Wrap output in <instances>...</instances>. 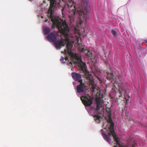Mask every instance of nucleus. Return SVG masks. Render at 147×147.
<instances>
[{"instance_id":"14","label":"nucleus","mask_w":147,"mask_h":147,"mask_svg":"<svg viewBox=\"0 0 147 147\" xmlns=\"http://www.w3.org/2000/svg\"><path fill=\"white\" fill-rule=\"evenodd\" d=\"M64 57L62 56H61V58L60 59V61H63L64 60Z\"/></svg>"},{"instance_id":"11","label":"nucleus","mask_w":147,"mask_h":147,"mask_svg":"<svg viewBox=\"0 0 147 147\" xmlns=\"http://www.w3.org/2000/svg\"><path fill=\"white\" fill-rule=\"evenodd\" d=\"M43 3H41V4H40V7H42V8L40 9V11L38 10H37V12H38V11H39L40 12H39V13H40V14L41 15V14L43 12V8H42V7H44L43 6Z\"/></svg>"},{"instance_id":"6","label":"nucleus","mask_w":147,"mask_h":147,"mask_svg":"<svg viewBox=\"0 0 147 147\" xmlns=\"http://www.w3.org/2000/svg\"><path fill=\"white\" fill-rule=\"evenodd\" d=\"M50 3V11L52 15H54L57 9L61 7L60 3L58 2L57 0H47Z\"/></svg>"},{"instance_id":"1","label":"nucleus","mask_w":147,"mask_h":147,"mask_svg":"<svg viewBox=\"0 0 147 147\" xmlns=\"http://www.w3.org/2000/svg\"><path fill=\"white\" fill-rule=\"evenodd\" d=\"M85 88L82 85H78L76 90L77 94L78 96L81 95V93L84 94L81 97H80L81 100L85 106V109L88 113H96L100 110L98 105L96 106L95 104L93 105V100L90 94H86Z\"/></svg>"},{"instance_id":"21","label":"nucleus","mask_w":147,"mask_h":147,"mask_svg":"<svg viewBox=\"0 0 147 147\" xmlns=\"http://www.w3.org/2000/svg\"><path fill=\"white\" fill-rule=\"evenodd\" d=\"M48 20L47 19H46L45 20V22H47L48 21Z\"/></svg>"},{"instance_id":"4","label":"nucleus","mask_w":147,"mask_h":147,"mask_svg":"<svg viewBox=\"0 0 147 147\" xmlns=\"http://www.w3.org/2000/svg\"><path fill=\"white\" fill-rule=\"evenodd\" d=\"M43 32L48 40L52 42L55 47L58 48L59 47V38L57 37L54 32H51V28L48 27H44L43 28Z\"/></svg>"},{"instance_id":"2","label":"nucleus","mask_w":147,"mask_h":147,"mask_svg":"<svg viewBox=\"0 0 147 147\" xmlns=\"http://www.w3.org/2000/svg\"><path fill=\"white\" fill-rule=\"evenodd\" d=\"M129 53V55L128 56L127 54V61L129 62L130 65L131 67L132 71L131 76L132 77H133L134 78L133 80V83H134V86H135V85L137 84L139 88L141 84L142 87H144L147 83V76L143 69L137 67V72H136L132 67L133 62L132 57L130 54Z\"/></svg>"},{"instance_id":"3","label":"nucleus","mask_w":147,"mask_h":147,"mask_svg":"<svg viewBox=\"0 0 147 147\" xmlns=\"http://www.w3.org/2000/svg\"><path fill=\"white\" fill-rule=\"evenodd\" d=\"M82 3L84 10L82 12L78 11V13L79 20L83 22L84 19L87 20L89 17L91 12V5L89 0H82Z\"/></svg>"},{"instance_id":"10","label":"nucleus","mask_w":147,"mask_h":147,"mask_svg":"<svg viewBox=\"0 0 147 147\" xmlns=\"http://www.w3.org/2000/svg\"><path fill=\"white\" fill-rule=\"evenodd\" d=\"M111 33L114 37H116L117 35V32L114 29L111 30Z\"/></svg>"},{"instance_id":"19","label":"nucleus","mask_w":147,"mask_h":147,"mask_svg":"<svg viewBox=\"0 0 147 147\" xmlns=\"http://www.w3.org/2000/svg\"><path fill=\"white\" fill-rule=\"evenodd\" d=\"M144 41L147 43V39H145L144 40Z\"/></svg>"},{"instance_id":"26","label":"nucleus","mask_w":147,"mask_h":147,"mask_svg":"<svg viewBox=\"0 0 147 147\" xmlns=\"http://www.w3.org/2000/svg\"><path fill=\"white\" fill-rule=\"evenodd\" d=\"M143 50H144L145 49V48H143Z\"/></svg>"},{"instance_id":"12","label":"nucleus","mask_w":147,"mask_h":147,"mask_svg":"<svg viewBox=\"0 0 147 147\" xmlns=\"http://www.w3.org/2000/svg\"><path fill=\"white\" fill-rule=\"evenodd\" d=\"M137 48L139 50H141L142 49L141 43L139 42L137 45Z\"/></svg>"},{"instance_id":"27","label":"nucleus","mask_w":147,"mask_h":147,"mask_svg":"<svg viewBox=\"0 0 147 147\" xmlns=\"http://www.w3.org/2000/svg\"><path fill=\"white\" fill-rule=\"evenodd\" d=\"M29 0L30 1H32V0Z\"/></svg>"},{"instance_id":"22","label":"nucleus","mask_w":147,"mask_h":147,"mask_svg":"<svg viewBox=\"0 0 147 147\" xmlns=\"http://www.w3.org/2000/svg\"><path fill=\"white\" fill-rule=\"evenodd\" d=\"M123 35H125V32H124L123 33Z\"/></svg>"},{"instance_id":"5","label":"nucleus","mask_w":147,"mask_h":147,"mask_svg":"<svg viewBox=\"0 0 147 147\" xmlns=\"http://www.w3.org/2000/svg\"><path fill=\"white\" fill-rule=\"evenodd\" d=\"M106 125L109 129L108 131L109 135L113 137L114 140L115 142L117 144L121 146V144L120 140L115 131L114 122L112 120V125L110 126H109L108 123Z\"/></svg>"},{"instance_id":"7","label":"nucleus","mask_w":147,"mask_h":147,"mask_svg":"<svg viewBox=\"0 0 147 147\" xmlns=\"http://www.w3.org/2000/svg\"><path fill=\"white\" fill-rule=\"evenodd\" d=\"M100 131L102 136L103 137L105 140L107 142L111 144L110 141L111 140V137L110 136L108 135L104 131L103 129H102L100 130Z\"/></svg>"},{"instance_id":"17","label":"nucleus","mask_w":147,"mask_h":147,"mask_svg":"<svg viewBox=\"0 0 147 147\" xmlns=\"http://www.w3.org/2000/svg\"><path fill=\"white\" fill-rule=\"evenodd\" d=\"M73 84L74 86H76V83L75 82H73Z\"/></svg>"},{"instance_id":"29","label":"nucleus","mask_w":147,"mask_h":147,"mask_svg":"<svg viewBox=\"0 0 147 147\" xmlns=\"http://www.w3.org/2000/svg\"><path fill=\"white\" fill-rule=\"evenodd\" d=\"M140 103L141 104V102H140Z\"/></svg>"},{"instance_id":"16","label":"nucleus","mask_w":147,"mask_h":147,"mask_svg":"<svg viewBox=\"0 0 147 147\" xmlns=\"http://www.w3.org/2000/svg\"><path fill=\"white\" fill-rule=\"evenodd\" d=\"M74 8L76 10H77V8H76V6H74ZM74 15H76V10L74 13Z\"/></svg>"},{"instance_id":"28","label":"nucleus","mask_w":147,"mask_h":147,"mask_svg":"<svg viewBox=\"0 0 147 147\" xmlns=\"http://www.w3.org/2000/svg\"><path fill=\"white\" fill-rule=\"evenodd\" d=\"M105 124H104L103 125V126H104L105 125Z\"/></svg>"},{"instance_id":"18","label":"nucleus","mask_w":147,"mask_h":147,"mask_svg":"<svg viewBox=\"0 0 147 147\" xmlns=\"http://www.w3.org/2000/svg\"><path fill=\"white\" fill-rule=\"evenodd\" d=\"M66 63V62L65 61H63L62 62V63L63 64H64L65 63Z\"/></svg>"},{"instance_id":"25","label":"nucleus","mask_w":147,"mask_h":147,"mask_svg":"<svg viewBox=\"0 0 147 147\" xmlns=\"http://www.w3.org/2000/svg\"><path fill=\"white\" fill-rule=\"evenodd\" d=\"M99 112V113L100 114H101V112Z\"/></svg>"},{"instance_id":"13","label":"nucleus","mask_w":147,"mask_h":147,"mask_svg":"<svg viewBox=\"0 0 147 147\" xmlns=\"http://www.w3.org/2000/svg\"><path fill=\"white\" fill-rule=\"evenodd\" d=\"M65 10H67V8L64 7V8H62V13H63V12L65 11Z\"/></svg>"},{"instance_id":"9","label":"nucleus","mask_w":147,"mask_h":147,"mask_svg":"<svg viewBox=\"0 0 147 147\" xmlns=\"http://www.w3.org/2000/svg\"><path fill=\"white\" fill-rule=\"evenodd\" d=\"M101 115L99 113L96 115V118L94 120L96 122L98 123H100L101 121Z\"/></svg>"},{"instance_id":"24","label":"nucleus","mask_w":147,"mask_h":147,"mask_svg":"<svg viewBox=\"0 0 147 147\" xmlns=\"http://www.w3.org/2000/svg\"><path fill=\"white\" fill-rule=\"evenodd\" d=\"M41 17L42 18H43V17L42 16H41Z\"/></svg>"},{"instance_id":"23","label":"nucleus","mask_w":147,"mask_h":147,"mask_svg":"<svg viewBox=\"0 0 147 147\" xmlns=\"http://www.w3.org/2000/svg\"><path fill=\"white\" fill-rule=\"evenodd\" d=\"M119 147L118 146L116 145V147Z\"/></svg>"},{"instance_id":"15","label":"nucleus","mask_w":147,"mask_h":147,"mask_svg":"<svg viewBox=\"0 0 147 147\" xmlns=\"http://www.w3.org/2000/svg\"><path fill=\"white\" fill-rule=\"evenodd\" d=\"M134 144L135 145H136L137 144V141L136 140H134L133 141Z\"/></svg>"},{"instance_id":"20","label":"nucleus","mask_w":147,"mask_h":147,"mask_svg":"<svg viewBox=\"0 0 147 147\" xmlns=\"http://www.w3.org/2000/svg\"><path fill=\"white\" fill-rule=\"evenodd\" d=\"M43 3H46V1L45 0H44L43 1Z\"/></svg>"},{"instance_id":"8","label":"nucleus","mask_w":147,"mask_h":147,"mask_svg":"<svg viewBox=\"0 0 147 147\" xmlns=\"http://www.w3.org/2000/svg\"><path fill=\"white\" fill-rule=\"evenodd\" d=\"M71 76L74 80L75 81L79 80L82 78L80 74L79 73L76 72L72 73Z\"/></svg>"}]
</instances>
